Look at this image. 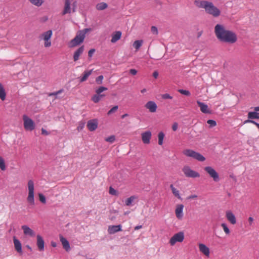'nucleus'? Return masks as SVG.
I'll return each instance as SVG.
<instances>
[{
    "label": "nucleus",
    "instance_id": "obj_58",
    "mask_svg": "<svg viewBox=\"0 0 259 259\" xmlns=\"http://www.w3.org/2000/svg\"><path fill=\"white\" fill-rule=\"evenodd\" d=\"M51 245H52V246L53 247H56V246H57L56 243L55 242H51Z\"/></svg>",
    "mask_w": 259,
    "mask_h": 259
},
{
    "label": "nucleus",
    "instance_id": "obj_60",
    "mask_svg": "<svg viewBox=\"0 0 259 259\" xmlns=\"http://www.w3.org/2000/svg\"><path fill=\"white\" fill-rule=\"evenodd\" d=\"M146 92V89H143L141 91V93H144Z\"/></svg>",
    "mask_w": 259,
    "mask_h": 259
},
{
    "label": "nucleus",
    "instance_id": "obj_57",
    "mask_svg": "<svg viewBox=\"0 0 259 259\" xmlns=\"http://www.w3.org/2000/svg\"><path fill=\"white\" fill-rule=\"evenodd\" d=\"M142 228V226H137L135 227V230H137Z\"/></svg>",
    "mask_w": 259,
    "mask_h": 259
},
{
    "label": "nucleus",
    "instance_id": "obj_12",
    "mask_svg": "<svg viewBox=\"0 0 259 259\" xmlns=\"http://www.w3.org/2000/svg\"><path fill=\"white\" fill-rule=\"evenodd\" d=\"M152 137V133L150 131H147L141 134L142 142L145 144H149Z\"/></svg>",
    "mask_w": 259,
    "mask_h": 259
},
{
    "label": "nucleus",
    "instance_id": "obj_5",
    "mask_svg": "<svg viewBox=\"0 0 259 259\" xmlns=\"http://www.w3.org/2000/svg\"><path fill=\"white\" fill-rule=\"evenodd\" d=\"M183 153L187 157L193 158L199 161H204L205 158L200 153L197 152L192 149H185Z\"/></svg>",
    "mask_w": 259,
    "mask_h": 259
},
{
    "label": "nucleus",
    "instance_id": "obj_54",
    "mask_svg": "<svg viewBox=\"0 0 259 259\" xmlns=\"http://www.w3.org/2000/svg\"><path fill=\"white\" fill-rule=\"evenodd\" d=\"M83 127H84V123H80L79 124V125L77 127V129L78 131H80V130H82Z\"/></svg>",
    "mask_w": 259,
    "mask_h": 259
},
{
    "label": "nucleus",
    "instance_id": "obj_52",
    "mask_svg": "<svg viewBox=\"0 0 259 259\" xmlns=\"http://www.w3.org/2000/svg\"><path fill=\"white\" fill-rule=\"evenodd\" d=\"M197 198V196L196 195H191L187 197V199L189 200H191V199H195Z\"/></svg>",
    "mask_w": 259,
    "mask_h": 259
},
{
    "label": "nucleus",
    "instance_id": "obj_19",
    "mask_svg": "<svg viewBox=\"0 0 259 259\" xmlns=\"http://www.w3.org/2000/svg\"><path fill=\"white\" fill-rule=\"evenodd\" d=\"M121 230V226L120 225L109 226L108 228V232L110 234H114Z\"/></svg>",
    "mask_w": 259,
    "mask_h": 259
},
{
    "label": "nucleus",
    "instance_id": "obj_6",
    "mask_svg": "<svg viewBox=\"0 0 259 259\" xmlns=\"http://www.w3.org/2000/svg\"><path fill=\"white\" fill-rule=\"evenodd\" d=\"M53 35V32L51 30H49L47 31H45L41 33L39 36V38L40 40H42L44 41V46L46 48H49L51 46V38Z\"/></svg>",
    "mask_w": 259,
    "mask_h": 259
},
{
    "label": "nucleus",
    "instance_id": "obj_51",
    "mask_svg": "<svg viewBox=\"0 0 259 259\" xmlns=\"http://www.w3.org/2000/svg\"><path fill=\"white\" fill-rule=\"evenodd\" d=\"M130 73L133 75H135L137 73V71L135 69H131L130 70Z\"/></svg>",
    "mask_w": 259,
    "mask_h": 259
},
{
    "label": "nucleus",
    "instance_id": "obj_35",
    "mask_svg": "<svg viewBox=\"0 0 259 259\" xmlns=\"http://www.w3.org/2000/svg\"><path fill=\"white\" fill-rule=\"evenodd\" d=\"M164 137V134L163 132H161L159 133L158 135V144L159 145H162L163 144V141Z\"/></svg>",
    "mask_w": 259,
    "mask_h": 259
},
{
    "label": "nucleus",
    "instance_id": "obj_15",
    "mask_svg": "<svg viewBox=\"0 0 259 259\" xmlns=\"http://www.w3.org/2000/svg\"><path fill=\"white\" fill-rule=\"evenodd\" d=\"M198 247L200 252L206 257L209 256L210 249L206 245L203 243H199L198 244Z\"/></svg>",
    "mask_w": 259,
    "mask_h": 259
},
{
    "label": "nucleus",
    "instance_id": "obj_31",
    "mask_svg": "<svg viewBox=\"0 0 259 259\" xmlns=\"http://www.w3.org/2000/svg\"><path fill=\"white\" fill-rule=\"evenodd\" d=\"M138 198V197L136 196L133 195L129 198H128L127 199L125 200V204L126 206H130L132 202H133L135 200H136Z\"/></svg>",
    "mask_w": 259,
    "mask_h": 259
},
{
    "label": "nucleus",
    "instance_id": "obj_3",
    "mask_svg": "<svg viewBox=\"0 0 259 259\" xmlns=\"http://www.w3.org/2000/svg\"><path fill=\"white\" fill-rule=\"evenodd\" d=\"M88 31V29H84L79 31L75 37L70 41L69 47L73 48L81 44L84 39L85 33Z\"/></svg>",
    "mask_w": 259,
    "mask_h": 259
},
{
    "label": "nucleus",
    "instance_id": "obj_42",
    "mask_svg": "<svg viewBox=\"0 0 259 259\" xmlns=\"http://www.w3.org/2000/svg\"><path fill=\"white\" fill-rule=\"evenodd\" d=\"M103 78L104 77L103 75H100L96 78V81L98 84H101L102 83Z\"/></svg>",
    "mask_w": 259,
    "mask_h": 259
},
{
    "label": "nucleus",
    "instance_id": "obj_14",
    "mask_svg": "<svg viewBox=\"0 0 259 259\" xmlns=\"http://www.w3.org/2000/svg\"><path fill=\"white\" fill-rule=\"evenodd\" d=\"M98 125V120L97 119H94L88 121L87 127L89 131L92 132L95 131Z\"/></svg>",
    "mask_w": 259,
    "mask_h": 259
},
{
    "label": "nucleus",
    "instance_id": "obj_24",
    "mask_svg": "<svg viewBox=\"0 0 259 259\" xmlns=\"http://www.w3.org/2000/svg\"><path fill=\"white\" fill-rule=\"evenodd\" d=\"M22 229L23 230V233L26 235H29L31 237H33L35 235L34 232L26 225L22 226Z\"/></svg>",
    "mask_w": 259,
    "mask_h": 259
},
{
    "label": "nucleus",
    "instance_id": "obj_43",
    "mask_svg": "<svg viewBox=\"0 0 259 259\" xmlns=\"http://www.w3.org/2000/svg\"><path fill=\"white\" fill-rule=\"evenodd\" d=\"M109 193L112 195H115L116 196L117 195V191L115 190L114 188H113L112 187H110L109 188Z\"/></svg>",
    "mask_w": 259,
    "mask_h": 259
},
{
    "label": "nucleus",
    "instance_id": "obj_17",
    "mask_svg": "<svg viewBox=\"0 0 259 259\" xmlns=\"http://www.w3.org/2000/svg\"><path fill=\"white\" fill-rule=\"evenodd\" d=\"M198 106L200 107V111L203 113H211V110L208 108V106L205 103L199 101H197Z\"/></svg>",
    "mask_w": 259,
    "mask_h": 259
},
{
    "label": "nucleus",
    "instance_id": "obj_2",
    "mask_svg": "<svg viewBox=\"0 0 259 259\" xmlns=\"http://www.w3.org/2000/svg\"><path fill=\"white\" fill-rule=\"evenodd\" d=\"M194 3L196 7L204 9L207 14L214 17H218L221 14V11L210 2L195 0Z\"/></svg>",
    "mask_w": 259,
    "mask_h": 259
},
{
    "label": "nucleus",
    "instance_id": "obj_38",
    "mask_svg": "<svg viewBox=\"0 0 259 259\" xmlns=\"http://www.w3.org/2000/svg\"><path fill=\"white\" fill-rule=\"evenodd\" d=\"M178 92L181 94L188 96H189L191 95L190 92L188 90L180 89L178 90Z\"/></svg>",
    "mask_w": 259,
    "mask_h": 259
},
{
    "label": "nucleus",
    "instance_id": "obj_45",
    "mask_svg": "<svg viewBox=\"0 0 259 259\" xmlns=\"http://www.w3.org/2000/svg\"><path fill=\"white\" fill-rule=\"evenodd\" d=\"M151 31L153 34H154L155 35H157L158 32L157 28L155 26H154L151 27Z\"/></svg>",
    "mask_w": 259,
    "mask_h": 259
},
{
    "label": "nucleus",
    "instance_id": "obj_21",
    "mask_svg": "<svg viewBox=\"0 0 259 259\" xmlns=\"http://www.w3.org/2000/svg\"><path fill=\"white\" fill-rule=\"evenodd\" d=\"M71 2L70 0H65L64 9L62 12L63 15L71 13Z\"/></svg>",
    "mask_w": 259,
    "mask_h": 259
},
{
    "label": "nucleus",
    "instance_id": "obj_4",
    "mask_svg": "<svg viewBox=\"0 0 259 259\" xmlns=\"http://www.w3.org/2000/svg\"><path fill=\"white\" fill-rule=\"evenodd\" d=\"M28 196L26 200L30 205H35L34 183L33 180H29L27 183Z\"/></svg>",
    "mask_w": 259,
    "mask_h": 259
},
{
    "label": "nucleus",
    "instance_id": "obj_62",
    "mask_svg": "<svg viewBox=\"0 0 259 259\" xmlns=\"http://www.w3.org/2000/svg\"><path fill=\"white\" fill-rule=\"evenodd\" d=\"M27 248H28L29 249H30V250H31V247H30L29 245H27L26 246Z\"/></svg>",
    "mask_w": 259,
    "mask_h": 259
},
{
    "label": "nucleus",
    "instance_id": "obj_50",
    "mask_svg": "<svg viewBox=\"0 0 259 259\" xmlns=\"http://www.w3.org/2000/svg\"><path fill=\"white\" fill-rule=\"evenodd\" d=\"M178 127V124L177 122H175L172 126V129L174 131H176L177 130Z\"/></svg>",
    "mask_w": 259,
    "mask_h": 259
},
{
    "label": "nucleus",
    "instance_id": "obj_59",
    "mask_svg": "<svg viewBox=\"0 0 259 259\" xmlns=\"http://www.w3.org/2000/svg\"><path fill=\"white\" fill-rule=\"evenodd\" d=\"M254 110L255 111H259V106L254 107Z\"/></svg>",
    "mask_w": 259,
    "mask_h": 259
},
{
    "label": "nucleus",
    "instance_id": "obj_28",
    "mask_svg": "<svg viewBox=\"0 0 259 259\" xmlns=\"http://www.w3.org/2000/svg\"><path fill=\"white\" fill-rule=\"evenodd\" d=\"M92 72H93L92 69L90 70L85 71L83 72V76L80 79V82H82L85 81L88 79L89 76L92 73Z\"/></svg>",
    "mask_w": 259,
    "mask_h": 259
},
{
    "label": "nucleus",
    "instance_id": "obj_33",
    "mask_svg": "<svg viewBox=\"0 0 259 259\" xmlns=\"http://www.w3.org/2000/svg\"><path fill=\"white\" fill-rule=\"evenodd\" d=\"M257 112H249L248 114V118L249 119H259V113Z\"/></svg>",
    "mask_w": 259,
    "mask_h": 259
},
{
    "label": "nucleus",
    "instance_id": "obj_34",
    "mask_svg": "<svg viewBox=\"0 0 259 259\" xmlns=\"http://www.w3.org/2000/svg\"><path fill=\"white\" fill-rule=\"evenodd\" d=\"M33 5L36 7H40L44 3V0H28Z\"/></svg>",
    "mask_w": 259,
    "mask_h": 259
},
{
    "label": "nucleus",
    "instance_id": "obj_49",
    "mask_svg": "<svg viewBox=\"0 0 259 259\" xmlns=\"http://www.w3.org/2000/svg\"><path fill=\"white\" fill-rule=\"evenodd\" d=\"M95 52V49H91V50L89 51V52H88V56H89V57L90 58H91V57L93 56V54H94V53Z\"/></svg>",
    "mask_w": 259,
    "mask_h": 259
},
{
    "label": "nucleus",
    "instance_id": "obj_30",
    "mask_svg": "<svg viewBox=\"0 0 259 259\" xmlns=\"http://www.w3.org/2000/svg\"><path fill=\"white\" fill-rule=\"evenodd\" d=\"M108 7V5L104 2H101L100 3H98L96 6V8L97 10L99 11L104 10L106 9H107Z\"/></svg>",
    "mask_w": 259,
    "mask_h": 259
},
{
    "label": "nucleus",
    "instance_id": "obj_18",
    "mask_svg": "<svg viewBox=\"0 0 259 259\" xmlns=\"http://www.w3.org/2000/svg\"><path fill=\"white\" fill-rule=\"evenodd\" d=\"M226 217L227 220L233 225L236 223V219L234 214L230 210H228L226 212Z\"/></svg>",
    "mask_w": 259,
    "mask_h": 259
},
{
    "label": "nucleus",
    "instance_id": "obj_22",
    "mask_svg": "<svg viewBox=\"0 0 259 259\" xmlns=\"http://www.w3.org/2000/svg\"><path fill=\"white\" fill-rule=\"evenodd\" d=\"M122 33L120 31H117L113 32L111 35V42L112 43H115L119 40L121 37Z\"/></svg>",
    "mask_w": 259,
    "mask_h": 259
},
{
    "label": "nucleus",
    "instance_id": "obj_44",
    "mask_svg": "<svg viewBox=\"0 0 259 259\" xmlns=\"http://www.w3.org/2000/svg\"><path fill=\"white\" fill-rule=\"evenodd\" d=\"M207 123L209 124L211 127L215 126L217 125L215 121L211 119L208 120Z\"/></svg>",
    "mask_w": 259,
    "mask_h": 259
},
{
    "label": "nucleus",
    "instance_id": "obj_36",
    "mask_svg": "<svg viewBox=\"0 0 259 259\" xmlns=\"http://www.w3.org/2000/svg\"><path fill=\"white\" fill-rule=\"evenodd\" d=\"M0 168L2 170H5L6 169L5 160L2 156H0Z\"/></svg>",
    "mask_w": 259,
    "mask_h": 259
},
{
    "label": "nucleus",
    "instance_id": "obj_23",
    "mask_svg": "<svg viewBox=\"0 0 259 259\" xmlns=\"http://www.w3.org/2000/svg\"><path fill=\"white\" fill-rule=\"evenodd\" d=\"M84 51V46H82L79 47L76 51H75L73 55L74 61H77L79 59L80 56L83 53Z\"/></svg>",
    "mask_w": 259,
    "mask_h": 259
},
{
    "label": "nucleus",
    "instance_id": "obj_27",
    "mask_svg": "<svg viewBox=\"0 0 259 259\" xmlns=\"http://www.w3.org/2000/svg\"><path fill=\"white\" fill-rule=\"evenodd\" d=\"M170 189L173 195L179 199H182L179 191L176 189L172 184L170 185Z\"/></svg>",
    "mask_w": 259,
    "mask_h": 259
},
{
    "label": "nucleus",
    "instance_id": "obj_48",
    "mask_svg": "<svg viewBox=\"0 0 259 259\" xmlns=\"http://www.w3.org/2000/svg\"><path fill=\"white\" fill-rule=\"evenodd\" d=\"M162 98L163 99H171L172 97L168 94H164L162 95Z\"/></svg>",
    "mask_w": 259,
    "mask_h": 259
},
{
    "label": "nucleus",
    "instance_id": "obj_46",
    "mask_svg": "<svg viewBox=\"0 0 259 259\" xmlns=\"http://www.w3.org/2000/svg\"><path fill=\"white\" fill-rule=\"evenodd\" d=\"M63 92V89H61V90H60L56 92H54V93H50L49 94V96H56L59 94H61V93H62Z\"/></svg>",
    "mask_w": 259,
    "mask_h": 259
},
{
    "label": "nucleus",
    "instance_id": "obj_20",
    "mask_svg": "<svg viewBox=\"0 0 259 259\" xmlns=\"http://www.w3.org/2000/svg\"><path fill=\"white\" fill-rule=\"evenodd\" d=\"M36 244L38 249L40 251L44 250L45 246V242L42 237L40 235H37L36 236Z\"/></svg>",
    "mask_w": 259,
    "mask_h": 259
},
{
    "label": "nucleus",
    "instance_id": "obj_25",
    "mask_svg": "<svg viewBox=\"0 0 259 259\" xmlns=\"http://www.w3.org/2000/svg\"><path fill=\"white\" fill-rule=\"evenodd\" d=\"M60 240L61 242L62 243V244L63 245V248L66 250L68 251L70 250V245L69 243V242L67 240L66 238L63 237V236L61 235H60L59 236Z\"/></svg>",
    "mask_w": 259,
    "mask_h": 259
},
{
    "label": "nucleus",
    "instance_id": "obj_61",
    "mask_svg": "<svg viewBox=\"0 0 259 259\" xmlns=\"http://www.w3.org/2000/svg\"><path fill=\"white\" fill-rule=\"evenodd\" d=\"M128 116V114H123V115H122L121 116V118H124V117H126V116Z\"/></svg>",
    "mask_w": 259,
    "mask_h": 259
},
{
    "label": "nucleus",
    "instance_id": "obj_7",
    "mask_svg": "<svg viewBox=\"0 0 259 259\" xmlns=\"http://www.w3.org/2000/svg\"><path fill=\"white\" fill-rule=\"evenodd\" d=\"M22 117L24 129L28 131L34 130L35 127V125L33 120L26 115H23Z\"/></svg>",
    "mask_w": 259,
    "mask_h": 259
},
{
    "label": "nucleus",
    "instance_id": "obj_41",
    "mask_svg": "<svg viewBox=\"0 0 259 259\" xmlns=\"http://www.w3.org/2000/svg\"><path fill=\"white\" fill-rule=\"evenodd\" d=\"M39 199V201L42 202V203H46V199L45 196L42 194H38Z\"/></svg>",
    "mask_w": 259,
    "mask_h": 259
},
{
    "label": "nucleus",
    "instance_id": "obj_13",
    "mask_svg": "<svg viewBox=\"0 0 259 259\" xmlns=\"http://www.w3.org/2000/svg\"><path fill=\"white\" fill-rule=\"evenodd\" d=\"M184 205L182 204H177L176 205V209H175V214L177 218L180 220H181L183 218L184 213H183V209H184Z\"/></svg>",
    "mask_w": 259,
    "mask_h": 259
},
{
    "label": "nucleus",
    "instance_id": "obj_1",
    "mask_svg": "<svg viewBox=\"0 0 259 259\" xmlns=\"http://www.w3.org/2000/svg\"><path fill=\"white\" fill-rule=\"evenodd\" d=\"M214 33L217 38L221 42L234 44L237 40L236 34L232 31L227 29L221 24H217L214 27Z\"/></svg>",
    "mask_w": 259,
    "mask_h": 259
},
{
    "label": "nucleus",
    "instance_id": "obj_29",
    "mask_svg": "<svg viewBox=\"0 0 259 259\" xmlns=\"http://www.w3.org/2000/svg\"><path fill=\"white\" fill-rule=\"evenodd\" d=\"M6 93L3 84L0 83V99L2 101H4L6 99Z\"/></svg>",
    "mask_w": 259,
    "mask_h": 259
},
{
    "label": "nucleus",
    "instance_id": "obj_53",
    "mask_svg": "<svg viewBox=\"0 0 259 259\" xmlns=\"http://www.w3.org/2000/svg\"><path fill=\"white\" fill-rule=\"evenodd\" d=\"M41 134H42V135H49V133L48 132H47L44 128H41Z\"/></svg>",
    "mask_w": 259,
    "mask_h": 259
},
{
    "label": "nucleus",
    "instance_id": "obj_9",
    "mask_svg": "<svg viewBox=\"0 0 259 259\" xmlns=\"http://www.w3.org/2000/svg\"><path fill=\"white\" fill-rule=\"evenodd\" d=\"M182 171L186 177L195 178L200 177V175L198 172L192 170L187 165L183 167Z\"/></svg>",
    "mask_w": 259,
    "mask_h": 259
},
{
    "label": "nucleus",
    "instance_id": "obj_55",
    "mask_svg": "<svg viewBox=\"0 0 259 259\" xmlns=\"http://www.w3.org/2000/svg\"><path fill=\"white\" fill-rule=\"evenodd\" d=\"M158 76V72L156 71H154V72L153 73V76L155 78H157Z\"/></svg>",
    "mask_w": 259,
    "mask_h": 259
},
{
    "label": "nucleus",
    "instance_id": "obj_47",
    "mask_svg": "<svg viewBox=\"0 0 259 259\" xmlns=\"http://www.w3.org/2000/svg\"><path fill=\"white\" fill-rule=\"evenodd\" d=\"M251 123L254 124H255L259 129V123H257L255 121L252 120H247L245 122H244V123Z\"/></svg>",
    "mask_w": 259,
    "mask_h": 259
},
{
    "label": "nucleus",
    "instance_id": "obj_37",
    "mask_svg": "<svg viewBox=\"0 0 259 259\" xmlns=\"http://www.w3.org/2000/svg\"><path fill=\"white\" fill-rule=\"evenodd\" d=\"M221 227L223 228L224 231L225 233L228 235L230 233V231L227 225L225 223H223L221 224Z\"/></svg>",
    "mask_w": 259,
    "mask_h": 259
},
{
    "label": "nucleus",
    "instance_id": "obj_56",
    "mask_svg": "<svg viewBox=\"0 0 259 259\" xmlns=\"http://www.w3.org/2000/svg\"><path fill=\"white\" fill-rule=\"evenodd\" d=\"M253 221V219L252 217H249L248 219V222L249 223V225H251L252 224V222Z\"/></svg>",
    "mask_w": 259,
    "mask_h": 259
},
{
    "label": "nucleus",
    "instance_id": "obj_16",
    "mask_svg": "<svg viewBox=\"0 0 259 259\" xmlns=\"http://www.w3.org/2000/svg\"><path fill=\"white\" fill-rule=\"evenodd\" d=\"M146 109H148L150 112L154 113L156 111L157 106L154 101H148L145 105Z\"/></svg>",
    "mask_w": 259,
    "mask_h": 259
},
{
    "label": "nucleus",
    "instance_id": "obj_10",
    "mask_svg": "<svg viewBox=\"0 0 259 259\" xmlns=\"http://www.w3.org/2000/svg\"><path fill=\"white\" fill-rule=\"evenodd\" d=\"M184 237V233L183 232H179L170 239L169 243L171 246H174L177 242H182Z\"/></svg>",
    "mask_w": 259,
    "mask_h": 259
},
{
    "label": "nucleus",
    "instance_id": "obj_40",
    "mask_svg": "<svg viewBox=\"0 0 259 259\" xmlns=\"http://www.w3.org/2000/svg\"><path fill=\"white\" fill-rule=\"evenodd\" d=\"M118 106H115L113 108H112L107 113L108 115L115 112L118 110Z\"/></svg>",
    "mask_w": 259,
    "mask_h": 259
},
{
    "label": "nucleus",
    "instance_id": "obj_32",
    "mask_svg": "<svg viewBox=\"0 0 259 259\" xmlns=\"http://www.w3.org/2000/svg\"><path fill=\"white\" fill-rule=\"evenodd\" d=\"M143 43V40H137L134 42L133 46L134 48L136 50V51H138L139 50L140 47L142 46Z\"/></svg>",
    "mask_w": 259,
    "mask_h": 259
},
{
    "label": "nucleus",
    "instance_id": "obj_39",
    "mask_svg": "<svg viewBox=\"0 0 259 259\" xmlns=\"http://www.w3.org/2000/svg\"><path fill=\"white\" fill-rule=\"evenodd\" d=\"M115 140V137L114 135L111 136L105 139V141L106 142L112 143H113Z\"/></svg>",
    "mask_w": 259,
    "mask_h": 259
},
{
    "label": "nucleus",
    "instance_id": "obj_11",
    "mask_svg": "<svg viewBox=\"0 0 259 259\" xmlns=\"http://www.w3.org/2000/svg\"><path fill=\"white\" fill-rule=\"evenodd\" d=\"M204 170L212 178L214 181H219V176L215 170L211 166H206L204 168Z\"/></svg>",
    "mask_w": 259,
    "mask_h": 259
},
{
    "label": "nucleus",
    "instance_id": "obj_26",
    "mask_svg": "<svg viewBox=\"0 0 259 259\" xmlns=\"http://www.w3.org/2000/svg\"><path fill=\"white\" fill-rule=\"evenodd\" d=\"M13 241L16 251L19 253H22V245L20 241L18 240L16 237H14Z\"/></svg>",
    "mask_w": 259,
    "mask_h": 259
},
{
    "label": "nucleus",
    "instance_id": "obj_8",
    "mask_svg": "<svg viewBox=\"0 0 259 259\" xmlns=\"http://www.w3.org/2000/svg\"><path fill=\"white\" fill-rule=\"evenodd\" d=\"M107 90L108 89L106 87H100L96 90V94L92 97V101L95 103H98L102 98L105 96V95L102 94L101 93Z\"/></svg>",
    "mask_w": 259,
    "mask_h": 259
}]
</instances>
